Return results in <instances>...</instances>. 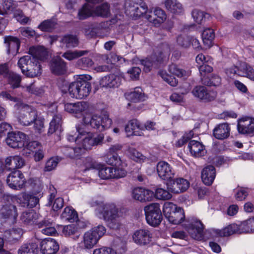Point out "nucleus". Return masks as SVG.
I'll return each instance as SVG.
<instances>
[{
	"label": "nucleus",
	"instance_id": "8fccbe9b",
	"mask_svg": "<svg viewBox=\"0 0 254 254\" xmlns=\"http://www.w3.org/2000/svg\"><path fill=\"white\" fill-rule=\"evenodd\" d=\"M88 51H67L64 53L62 57L68 61H72L88 53Z\"/></svg>",
	"mask_w": 254,
	"mask_h": 254
},
{
	"label": "nucleus",
	"instance_id": "6e6552de",
	"mask_svg": "<svg viewBox=\"0 0 254 254\" xmlns=\"http://www.w3.org/2000/svg\"><path fill=\"white\" fill-rule=\"evenodd\" d=\"M226 73L230 78H233L236 74L239 76L246 77L254 81V69L249 64L243 63L240 64L239 67L233 66L225 70Z\"/></svg>",
	"mask_w": 254,
	"mask_h": 254
},
{
	"label": "nucleus",
	"instance_id": "5701e85b",
	"mask_svg": "<svg viewBox=\"0 0 254 254\" xmlns=\"http://www.w3.org/2000/svg\"><path fill=\"white\" fill-rule=\"evenodd\" d=\"M157 171L159 177L163 180H170L174 175L171 166L165 161H160L157 165Z\"/></svg>",
	"mask_w": 254,
	"mask_h": 254
},
{
	"label": "nucleus",
	"instance_id": "4d7b16f0",
	"mask_svg": "<svg viewBox=\"0 0 254 254\" xmlns=\"http://www.w3.org/2000/svg\"><path fill=\"white\" fill-rule=\"evenodd\" d=\"M192 16L194 21L198 24H202L205 21V19L209 16L207 13L197 9H194L192 11Z\"/></svg>",
	"mask_w": 254,
	"mask_h": 254
},
{
	"label": "nucleus",
	"instance_id": "f03ea898",
	"mask_svg": "<svg viewBox=\"0 0 254 254\" xmlns=\"http://www.w3.org/2000/svg\"><path fill=\"white\" fill-rule=\"evenodd\" d=\"M91 79L89 75H83L76 81L71 82L69 87V95L76 99H83L87 97L91 90V85L88 81Z\"/></svg>",
	"mask_w": 254,
	"mask_h": 254
},
{
	"label": "nucleus",
	"instance_id": "bf43d9fd",
	"mask_svg": "<svg viewBox=\"0 0 254 254\" xmlns=\"http://www.w3.org/2000/svg\"><path fill=\"white\" fill-rule=\"evenodd\" d=\"M35 215V213L32 210L25 211L21 214L20 219L25 224H29L33 222Z\"/></svg>",
	"mask_w": 254,
	"mask_h": 254
},
{
	"label": "nucleus",
	"instance_id": "6ab92c4d",
	"mask_svg": "<svg viewBox=\"0 0 254 254\" xmlns=\"http://www.w3.org/2000/svg\"><path fill=\"white\" fill-rule=\"evenodd\" d=\"M17 208L11 204H6L2 205L0 209V219L4 220H10L14 223L17 217Z\"/></svg>",
	"mask_w": 254,
	"mask_h": 254
},
{
	"label": "nucleus",
	"instance_id": "bb28decb",
	"mask_svg": "<svg viewBox=\"0 0 254 254\" xmlns=\"http://www.w3.org/2000/svg\"><path fill=\"white\" fill-rule=\"evenodd\" d=\"M143 127L136 119L129 121L125 127V131L127 133V136H141L143 134L141 131Z\"/></svg>",
	"mask_w": 254,
	"mask_h": 254
},
{
	"label": "nucleus",
	"instance_id": "7c9ffc66",
	"mask_svg": "<svg viewBox=\"0 0 254 254\" xmlns=\"http://www.w3.org/2000/svg\"><path fill=\"white\" fill-rule=\"evenodd\" d=\"M61 46L67 48L76 47L79 43L76 36L72 34H66L62 36L59 40Z\"/></svg>",
	"mask_w": 254,
	"mask_h": 254
},
{
	"label": "nucleus",
	"instance_id": "f704fd0d",
	"mask_svg": "<svg viewBox=\"0 0 254 254\" xmlns=\"http://www.w3.org/2000/svg\"><path fill=\"white\" fill-rule=\"evenodd\" d=\"M38 244L31 242L22 245L18 251V254H38Z\"/></svg>",
	"mask_w": 254,
	"mask_h": 254
},
{
	"label": "nucleus",
	"instance_id": "412c9836",
	"mask_svg": "<svg viewBox=\"0 0 254 254\" xmlns=\"http://www.w3.org/2000/svg\"><path fill=\"white\" fill-rule=\"evenodd\" d=\"M122 80L121 76L115 74H110L100 79V85L106 88H117L121 85Z\"/></svg>",
	"mask_w": 254,
	"mask_h": 254
},
{
	"label": "nucleus",
	"instance_id": "0e129e2a",
	"mask_svg": "<svg viewBox=\"0 0 254 254\" xmlns=\"http://www.w3.org/2000/svg\"><path fill=\"white\" fill-rule=\"evenodd\" d=\"M44 119L43 118L38 117V115H37L36 119L33 122V124H34L33 127L36 132L41 133L43 132L44 128Z\"/></svg>",
	"mask_w": 254,
	"mask_h": 254
},
{
	"label": "nucleus",
	"instance_id": "dca6fc26",
	"mask_svg": "<svg viewBox=\"0 0 254 254\" xmlns=\"http://www.w3.org/2000/svg\"><path fill=\"white\" fill-rule=\"evenodd\" d=\"M152 234L147 229H140L136 230L132 235L135 243L140 246H146L152 241Z\"/></svg>",
	"mask_w": 254,
	"mask_h": 254
},
{
	"label": "nucleus",
	"instance_id": "864d4df0",
	"mask_svg": "<svg viewBox=\"0 0 254 254\" xmlns=\"http://www.w3.org/2000/svg\"><path fill=\"white\" fill-rule=\"evenodd\" d=\"M169 71L178 77H188L189 75V72L179 68L177 65L172 64L169 66Z\"/></svg>",
	"mask_w": 254,
	"mask_h": 254
},
{
	"label": "nucleus",
	"instance_id": "20e7f679",
	"mask_svg": "<svg viewBox=\"0 0 254 254\" xmlns=\"http://www.w3.org/2000/svg\"><path fill=\"white\" fill-rule=\"evenodd\" d=\"M83 122L85 125L90 126L99 131H103L110 128L112 124V121L109 118L107 113L101 116L94 115L91 117H84Z\"/></svg>",
	"mask_w": 254,
	"mask_h": 254
},
{
	"label": "nucleus",
	"instance_id": "72a5a7b5",
	"mask_svg": "<svg viewBox=\"0 0 254 254\" xmlns=\"http://www.w3.org/2000/svg\"><path fill=\"white\" fill-rule=\"evenodd\" d=\"M81 149L79 148L77 145L74 147L64 146L61 147V151L66 157L70 158H75L82 155Z\"/></svg>",
	"mask_w": 254,
	"mask_h": 254
},
{
	"label": "nucleus",
	"instance_id": "c9c22d12",
	"mask_svg": "<svg viewBox=\"0 0 254 254\" xmlns=\"http://www.w3.org/2000/svg\"><path fill=\"white\" fill-rule=\"evenodd\" d=\"M164 4L168 11L174 14H180L183 11L182 4L177 0H166Z\"/></svg>",
	"mask_w": 254,
	"mask_h": 254
},
{
	"label": "nucleus",
	"instance_id": "c756f323",
	"mask_svg": "<svg viewBox=\"0 0 254 254\" xmlns=\"http://www.w3.org/2000/svg\"><path fill=\"white\" fill-rule=\"evenodd\" d=\"M241 224L238 225L236 224H232L221 230H217L216 233L220 237H228L234 234L244 233L241 232Z\"/></svg>",
	"mask_w": 254,
	"mask_h": 254
},
{
	"label": "nucleus",
	"instance_id": "4c0bfd02",
	"mask_svg": "<svg viewBox=\"0 0 254 254\" xmlns=\"http://www.w3.org/2000/svg\"><path fill=\"white\" fill-rule=\"evenodd\" d=\"M184 210L181 207H178L172 214L167 218L168 220L172 224L178 225L182 222L185 219Z\"/></svg>",
	"mask_w": 254,
	"mask_h": 254
},
{
	"label": "nucleus",
	"instance_id": "de8ad7c7",
	"mask_svg": "<svg viewBox=\"0 0 254 254\" xmlns=\"http://www.w3.org/2000/svg\"><path fill=\"white\" fill-rule=\"evenodd\" d=\"M94 11L93 7L89 3L85 4L80 9L78 13V17L80 20H84L91 16Z\"/></svg>",
	"mask_w": 254,
	"mask_h": 254
},
{
	"label": "nucleus",
	"instance_id": "ddd939ff",
	"mask_svg": "<svg viewBox=\"0 0 254 254\" xmlns=\"http://www.w3.org/2000/svg\"><path fill=\"white\" fill-rule=\"evenodd\" d=\"M102 213L104 220L108 222L110 221L109 223L110 228L113 229L118 228V225L114 224V222L118 216V210L114 204L104 205Z\"/></svg>",
	"mask_w": 254,
	"mask_h": 254
},
{
	"label": "nucleus",
	"instance_id": "ea45409f",
	"mask_svg": "<svg viewBox=\"0 0 254 254\" xmlns=\"http://www.w3.org/2000/svg\"><path fill=\"white\" fill-rule=\"evenodd\" d=\"M62 126V116L61 115H55L50 123L48 134H52L57 131H61Z\"/></svg>",
	"mask_w": 254,
	"mask_h": 254
},
{
	"label": "nucleus",
	"instance_id": "774afa93",
	"mask_svg": "<svg viewBox=\"0 0 254 254\" xmlns=\"http://www.w3.org/2000/svg\"><path fill=\"white\" fill-rule=\"evenodd\" d=\"M118 167L112 168V178L118 179L126 176L127 172L122 168Z\"/></svg>",
	"mask_w": 254,
	"mask_h": 254
},
{
	"label": "nucleus",
	"instance_id": "e433bc0d",
	"mask_svg": "<svg viewBox=\"0 0 254 254\" xmlns=\"http://www.w3.org/2000/svg\"><path fill=\"white\" fill-rule=\"evenodd\" d=\"M42 194L39 193L38 196H33L26 193H22V197L24 202L22 204L23 207L33 208L39 203V197H41Z\"/></svg>",
	"mask_w": 254,
	"mask_h": 254
},
{
	"label": "nucleus",
	"instance_id": "f8f14e48",
	"mask_svg": "<svg viewBox=\"0 0 254 254\" xmlns=\"http://www.w3.org/2000/svg\"><path fill=\"white\" fill-rule=\"evenodd\" d=\"M167 189L174 193H179L186 191L190 187L189 182L184 178L171 179L167 184Z\"/></svg>",
	"mask_w": 254,
	"mask_h": 254
},
{
	"label": "nucleus",
	"instance_id": "69168bd1",
	"mask_svg": "<svg viewBox=\"0 0 254 254\" xmlns=\"http://www.w3.org/2000/svg\"><path fill=\"white\" fill-rule=\"evenodd\" d=\"M177 43L183 48H188L190 46L191 39L187 36H179L177 39Z\"/></svg>",
	"mask_w": 254,
	"mask_h": 254
},
{
	"label": "nucleus",
	"instance_id": "473e14b6",
	"mask_svg": "<svg viewBox=\"0 0 254 254\" xmlns=\"http://www.w3.org/2000/svg\"><path fill=\"white\" fill-rule=\"evenodd\" d=\"M188 147L190 153L195 157L202 156L205 153L204 146L197 141L190 140Z\"/></svg>",
	"mask_w": 254,
	"mask_h": 254
},
{
	"label": "nucleus",
	"instance_id": "cd10ccee",
	"mask_svg": "<svg viewBox=\"0 0 254 254\" xmlns=\"http://www.w3.org/2000/svg\"><path fill=\"white\" fill-rule=\"evenodd\" d=\"M215 169L212 165L205 167L201 172V179L206 185H211L215 178Z\"/></svg>",
	"mask_w": 254,
	"mask_h": 254
},
{
	"label": "nucleus",
	"instance_id": "79ce46f5",
	"mask_svg": "<svg viewBox=\"0 0 254 254\" xmlns=\"http://www.w3.org/2000/svg\"><path fill=\"white\" fill-rule=\"evenodd\" d=\"M30 51L31 53V56L35 57L38 61H44L48 58V52L42 46H39L33 49H30Z\"/></svg>",
	"mask_w": 254,
	"mask_h": 254
},
{
	"label": "nucleus",
	"instance_id": "393cba45",
	"mask_svg": "<svg viewBox=\"0 0 254 254\" xmlns=\"http://www.w3.org/2000/svg\"><path fill=\"white\" fill-rule=\"evenodd\" d=\"M50 195L48 198V202L47 206H51L53 205V209L54 211H58L62 208L64 206V199L61 197L56 198L53 204V201L54 199L57 194V190L53 185H50L49 187Z\"/></svg>",
	"mask_w": 254,
	"mask_h": 254
},
{
	"label": "nucleus",
	"instance_id": "e2e57ef3",
	"mask_svg": "<svg viewBox=\"0 0 254 254\" xmlns=\"http://www.w3.org/2000/svg\"><path fill=\"white\" fill-rule=\"evenodd\" d=\"M99 176L102 179L107 180L112 178V168L103 167L98 171Z\"/></svg>",
	"mask_w": 254,
	"mask_h": 254
},
{
	"label": "nucleus",
	"instance_id": "4be33fe9",
	"mask_svg": "<svg viewBox=\"0 0 254 254\" xmlns=\"http://www.w3.org/2000/svg\"><path fill=\"white\" fill-rule=\"evenodd\" d=\"M154 196V192L143 188H136L132 191V197L140 202L149 201L152 200Z\"/></svg>",
	"mask_w": 254,
	"mask_h": 254
},
{
	"label": "nucleus",
	"instance_id": "a211bd4d",
	"mask_svg": "<svg viewBox=\"0 0 254 254\" xmlns=\"http://www.w3.org/2000/svg\"><path fill=\"white\" fill-rule=\"evenodd\" d=\"M59 250V244L55 239H45L40 243V252L42 254H56Z\"/></svg>",
	"mask_w": 254,
	"mask_h": 254
},
{
	"label": "nucleus",
	"instance_id": "58836bf2",
	"mask_svg": "<svg viewBox=\"0 0 254 254\" xmlns=\"http://www.w3.org/2000/svg\"><path fill=\"white\" fill-rule=\"evenodd\" d=\"M201 83L206 86H217L221 84V78L217 74H213L210 77L204 76L201 78Z\"/></svg>",
	"mask_w": 254,
	"mask_h": 254
},
{
	"label": "nucleus",
	"instance_id": "a19ab883",
	"mask_svg": "<svg viewBox=\"0 0 254 254\" xmlns=\"http://www.w3.org/2000/svg\"><path fill=\"white\" fill-rule=\"evenodd\" d=\"M127 98L133 102L143 101L145 99V96L141 88L137 87L134 88L133 92L127 94Z\"/></svg>",
	"mask_w": 254,
	"mask_h": 254
},
{
	"label": "nucleus",
	"instance_id": "c85d7f7f",
	"mask_svg": "<svg viewBox=\"0 0 254 254\" xmlns=\"http://www.w3.org/2000/svg\"><path fill=\"white\" fill-rule=\"evenodd\" d=\"M230 127L227 123L218 125L213 129V135L218 139H224L230 135Z\"/></svg>",
	"mask_w": 254,
	"mask_h": 254
},
{
	"label": "nucleus",
	"instance_id": "1a4fd4ad",
	"mask_svg": "<svg viewBox=\"0 0 254 254\" xmlns=\"http://www.w3.org/2000/svg\"><path fill=\"white\" fill-rule=\"evenodd\" d=\"M37 115V111L34 108L26 105L20 110L18 117V122L22 126H30L34 122Z\"/></svg>",
	"mask_w": 254,
	"mask_h": 254
},
{
	"label": "nucleus",
	"instance_id": "680f3d73",
	"mask_svg": "<svg viewBox=\"0 0 254 254\" xmlns=\"http://www.w3.org/2000/svg\"><path fill=\"white\" fill-rule=\"evenodd\" d=\"M160 75L163 79L172 86H176L178 84L177 79L174 76L169 75L165 71H161L159 72Z\"/></svg>",
	"mask_w": 254,
	"mask_h": 254
},
{
	"label": "nucleus",
	"instance_id": "aec40b11",
	"mask_svg": "<svg viewBox=\"0 0 254 254\" xmlns=\"http://www.w3.org/2000/svg\"><path fill=\"white\" fill-rule=\"evenodd\" d=\"M161 55L162 53L160 54L159 57L157 56L156 54H152L151 56L140 60V63L143 66V70L146 72H148L152 68H158L159 64L162 61Z\"/></svg>",
	"mask_w": 254,
	"mask_h": 254
},
{
	"label": "nucleus",
	"instance_id": "9d476101",
	"mask_svg": "<svg viewBox=\"0 0 254 254\" xmlns=\"http://www.w3.org/2000/svg\"><path fill=\"white\" fill-rule=\"evenodd\" d=\"M6 183L10 188L20 190L24 187L26 180L20 171L15 170L8 175L6 179Z\"/></svg>",
	"mask_w": 254,
	"mask_h": 254
},
{
	"label": "nucleus",
	"instance_id": "c03bdc74",
	"mask_svg": "<svg viewBox=\"0 0 254 254\" xmlns=\"http://www.w3.org/2000/svg\"><path fill=\"white\" fill-rule=\"evenodd\" d=\"M6 79L7 80L8 83L11 85L13 89L18 88L20 86L21 77L19 74L11 71Z\"/></svg>",
	"mask_w": 254,
	"mask_h": 254
},
{
	"label": "nucleus",
	"instance_id": "9b49d317",
	"mask_svg": "<svg viewBox=\"0 0 254 254\" xmlns=\"http://www.w3.org/2000/svg\"><path fill=\"white\" fill-rule=\"evenodd\" d=\"M26 139L25 134L22 132H11L8 133L5 142L11 148H21L24 146Z\"/></svg>",
	"mask_w": 254,
	"mask_h": 254
},
{
	"label": "nucleus",
	"instance_id": "a878e982",
	"mask_svg": "<svg viewBox=\"0 0 254 254\" xmlns=\"http://www.w3.org/2000/svg\"><path fill=\"white\" fill-rule=\"evenodd\" d=\"M4 45L7 54L10 52L16 53L19 50L20 42L18 38L12 36H6L4 37Z\"/></svg>",
	"mask_w": 254,
	"mask_h": 254
},
{
	"label": "nucleus",
	"instance_id": "338daca9",
	"mask_svg": "<svg viewBox=\"0 0 254 254\" xmlns=\"http://www.w3.org/2000/svg\"><path fill=\"white\" fill-rule=\"evenodd\" d=\"M198 69L201 78L206 76L207 73H210L213 71V68L211 65H209L208 62L203 64L198 65Z\"/></svg>",
	"mask_w": 254,
	"mask_h": 254
},
{
	"label": "nucleus",
	"instance_id": "0eeeda50",
	"mask_svg": "<svg viewBox=\"0 0 254 254\" xmlns=\"http://www.w3.org/2000/svg\"><path fill=\"white\" fill-rule=\"evenodd\" d=\"M105 232V227L100 225L86 232L83 237L84 248L87 249H92Z\"/></svg>",
	"mask_w": 254,
	"mask_h": 254
},
{
	"label": "nucleus",
	"instance_id": "052dcab7",
	"mask_svg": "<svg viewBox=\"0 0 254 254\" xmlns=\"http://www.w3.org/2000/svg\"><path fill=\"white\" fill-rule=\"evenodd\" d=\"M176 205L172 202H166L163 206V213L165 217L167 219L178 208Z\"/></svg>",
	"mask_w": 254,
	"mask_h": 254
},
{
	"label": "nucleus",
	"instance_id": "09e8293b",
	"mask_svg": "<svg viewBox=\"0 0 254 254\" xmlns=\"http://www.w3.org/2000/svg\"><path fill=\"white\" fill-rule=\"evenodd\" d=\"M57 22L53 19H47L42 22L38 28L43 32H50L56 28Z\"/></svg>",
	"mask_w": 254,
	"mask_h": 254
},
{
	"label": "nucleus",
	"instance_id": "13d9d810",
	"mask_svg": "<svg viewBox=\"0 0 254 254\" xmlns=\"http://www.w3.org/2000/svg\"><path fill=\"white\" fill-rule=\"evenodd\" d=\"M168 190H165L161 188H157L155 190V195L156 197L160 200H168L170 199L172 195L169 192Z\"/></svg>",
	"mask_w": 254,
	"mask_h": 254
},
{
	"label": "nucleus",
	"instance_id": "49530a36",
	"mask_svg": "<svg viewBox=\"0 0 254 254\" xmlns=\"http://www.w3.org/2000/svg\"><path fill=\"white\" fill-rule=\"evenodd\" d=\"M214 30L211 28H207L202 33V38L204 45L209 48L212 45V42L214 39Z\"/></svg>",
	"mask_w": 254,
	"mask_h": 254
},
{
	"label": "nucleus",
	"instance_id": "6e6d98bb",
	"mask_svg": "<svg viewBox=\"0 0 254 254\" xmlns=\"http://www.w3.org/2000/svg\"><path fill=\"white\" fill-rule=\"evenodd\" d=\"M106 162L111 165L115 166H123L122 161L119 157L118 154H110L108 153L105 158Z\"/></svg>",
	"mask_w": 254,
	"mask_h": 254
},
{
	"label": "nucleus",
	"instance_id": "603ef678",
	"mask_svg": "<svg viewBox=\"0 0 254 254\" xmlns=\"http://www.w3.org/2000/svg\"><path fill=\"white\" fill-rule=\"evenodd\" d=\"M94 12L98 16L107 17L110 15V6L107 3H104L102 5L97 6Z\"/></svg>",
	"mask_w": 254,
	"mask_h": 254
},
{
	"label": "nucleus",
	"instance_id": "423d86ee",
	"mask_svg": "<svg viewBox=\"0 0 254 254\" xmlns=\"http://www.w3.org/2000/svg\"><path fill=\"white\" fill-rule=\"evenodd\" d=\"M144 210L146 220L149 225L156 227L160 224L162 220V215L158 203L150 204L146 206Z\"/></svg>",
	"mask_w": 254,
	"mask_h": 254
},
{
	"label": "nucleus",
	"instance_id": "4468645a",
	"mask_svg": "<svg viewBox=\"0 0 254 254\" xmlns=\"http://www.w3.org/2000/svg\"><path fill=\"white\" fill-rule=\"evenodd\" d=\"M50 68L51 72L55 75H64L67 70V64L61 57H55L50 62Z\"/></svg>",
	"mask_w": 254,
	"mask_h": 254
},
{
	"label": "nucleus",
	"instance_id": "2eb2a0df",
	"mask_svg": "<svg viewBox=\"0 0 254 254\" xmlns=\"http://www.w3.org/2000/svg\"><path fill=\"white\" fill-rule=\"evenodd\" d=\"M203 225L197 220H192L187 226V229L190 236L194 239L201 240L203 237Z\"/></svg>",
	"mask_w": 254,
	"mask_h": 254
},
{
	"label": "nucleus",
	"instance_id": "3c124183",
	"mask_svg": "<svg viewBox=\"0 0 254 254\" xmlns=\"http://www.w3.org/2000/svg\"><path fill=\"white\" fill-rule=\"evenodd\" d=\"M241 230L244 233H251L254 231V216L241 223Z\"/></svg>",
	"mask_w": 254,
	"mask_h": 254
},
{
	"label": "nucleus",
	"instance_id": "5fc2aeb1",
	"mask_svg": "<svg viewBox=\"0 0 254 254\" xmlns=\"http://www.w3.org/2000/svg\"><path fill=\"white\" fill-rule=\"evenodd\" d=\"M94 64L92 60L89 57H84L80 59L77 62V66L83 70H87L91 68Z\"/></svg>",
	"mask_w": 254,
	"mask_h": 254
},
{
	"label": "nucleus",
	"instance_id": "37998d69",
	"mask_svg": "<svg viewBox=\"0 0 254 254\" xmlns=\"http://www.w3.org/2000/svg\"><path fill=\"white\" fill-rule=\"evenodd\" d=\"M61 218L65 221L73 222L78 218L77 212L70 207H66L61 214Z\"/></svg>",
	"mask_w": 254,
	"mask_h": 254
},
{
	"label": "nucleus",
	"instance_id": "39448f33",
	"mask_svg": "<svg viewBox=\"0 0 254 254\" xmlns=\"http://www.w3.org/2000/svg\"><path fill=\"white\" fill-rule=\"evenodd\" d=\"M125 8L126 14L134 18L147 13V6L142 0H127Z\"/></svg>",
	"mask_w": 254,
	"mask_h": 254
},
{
	"label": "nucleus",
	"instance_id": "a18cd8bd",
	"mask_svg": "<svg viewBox=\"0 0 254 254\" xmlns=\"http://www.w3.org/2000/svg\"><path fill=\"white\" fill-rule=\"evenodd\" d=\"M63 233L66 236H73V238L75 240L78 239L80 235L77 227L74 224L64 226Z\"/></svg>",
	"mask_w": 254,
	"mask_h": 254
},
{
	"label": "nucleus",
	"instance_id": "2f4dec72",
	"mask_svg": "<svg viewBox=\"0 0 254 254\" xmlns=\"http://www.w3.org/2000/svg\"><path fill=\"white\" fill-rule=\"evenodd\" d=\"M153 14L156 17H153L149 13H146L145 17L148 21L154 24L162 23L166 19V14L165 11L159 7L155 8Z\"/></svg>",
	"mask_w": 254,
	"mask_h": 254
},
{
	"label": "nucleus",
	"instance_id": "f3484780",
	"mask_svg": "<svg viewBox=\"0 0 254 254\" xmlns=\"http://www.w3.org/2000/svg\"><path fill=\"white\" fill-rule=\"evenodd\" d=\"M192 93L195 97L207 102L214 100L216 97V92L208 91L205 86L200 85L195 86Z\"/></svg>",
	"mask_w": 254,
	"mask_h": 254
},
{
	"label": "nucleus",
	"instance_id": "b1692460",
	"mask_svg": "<svg viewBox=\"0 0 254 254\" xmlns=\"http://www.w3.org/2000/svg\"><path fill=\"white\" fill-rule=\"evenodd\" d=\"M237 128L239 132L241 134H254V119L249 118L240 119Z\"/></svg>",
	"mask_w": 254,
	"mask_h": 254
},
{
	"label": "nucleus",
	"instance_id": "7ed1b4c3",
	"mask_svg": "<svg viewBox=\"0 0 254 254\" xmlns=\"http://www.w3.org/2000/svg\"><path fill=\"white\" fill-rule=\"evenodd\" d=\"M18 67L22 73L29 77H34L40 74L41 65L37 59L31 55L20 58L18 61Z\"/></svg>",
	"mask_w": 254,
	"mask_h": 254
},
{
	"label": "nucleus",
	"instance_id": "f257e3e1",
	"mask_svg": "<svg viewBox=\"0 0 254 254\" xmlns=\"http://www.w3.org/2000/svg\"><path fill=\"white\" fill-rule=\"evenodd\" d=\"M76 131L78 135L76 138V144L81 149L82 154L85 150L91 149L93 146L101 145L103 142V134H99L94 137L93 133L87 132L79 127H76Z\"/></svg>",
	"mask_w": 254,
	"mask_h": 254
}]
</instances>
